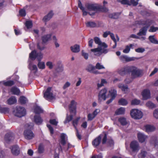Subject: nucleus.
<instances>
[{
  "mask_svg": "<svg viewBox=\"0 0 158 158\" xmlns=\"http://www.w3.org/2000/svg\"><path fill=\"white\" fill-rule=\"evenodd\" d=\"M95 43L98 45V47L95 48L91 49V51L94 52V55L99 56L102 53H106L107 52L106 49L107 47V45L104 42H102L100 38L95 37L94 38Z\"/></svg>",
  "mask_w": 158,
  "mask_h": 158,
  "instance_id": "1",
  "label": "nucleus"
},
{
  "mask_svg": "<svg viewBox=\"0 0 158 158\" xmlns=\"http://www.w3.org/2000/svg\"><path fill=\"white\" fill-rule=\"evenodd\" d=\"M85 7L87 10L89 11V14L90 15H93L95 13L98 9H100L102 11L106 12L108 9L106 8H101L96 4H87L85 5Z\"/></svg>",
  "mask_w": 158,
  "mask_h": 158,
  "instance_id": "2",
  "label": "nucleus"
},
{
  "mask_svg": "<svg viewBox=\"0 0 158 158\" xmlns=\"http://www.w3.org/2000/svg\"><path fill=\"white\" fill-rule=\"evenodd\" d=\"M153 23V21L151 20L140 21L139 23L145 25V26L140 29L139 32L137 34V35L139 36L145 35L146 34L148 28L152 25Z\"/></svg>",
  "mask_w": 158,
  "mask_h": 158,
  "instance_id": "3",
  "label": "nucleus"
},
{
  "mask_svg": "<svg viewBox=\"0 0 158 158\" xmlns=\"http://www.w3.org/2000/svg\"><path fill=\"white\" fill-rule=\"evenodd\" d=\"M130 73H131V77L132 79L139 77L142 75V70L133 66H130Z\"/></svg>",
  "mask_w": 158,
  "mask_h": 158,
  "instance_id": "4",
  "label": "nucleus"
},
{
  "mask_svg": "<svg viewBox=\"0 0 158 158\" xmlns=\"http://www.w3.org/2000/svg\"><path fill=\"white\" fill-rule=\"evenodd\" d=\"M130 115L131 117L135 119H140L143 115L142 111L137 109H132L130 111Z\"/></svg>",
  "mask_w": 158,
  "mask_h": 158,
  "instance_id": "5",
  "label": "nucleus"
},
{
  "mask_svg": "<svg viewBox=\"0 0 158 158\" xmlns=\"http://www.w3.org/2000/svg\"><path fill=\"white\" fill-rule=\"evenodd\" d=\"M14 114L19 117L24 116L26 113L25 108L21 106H17L14 111Z\"/></svg>",
  "mask_w": 158,
  "mask_h": 158,
  "instance_id": "6",
  "label": "nucleus"
},
{
  "mask_svg": "<svg viewBox=\"0 0 158 158\" xmlns=\"http://www.w3.org/2000/svg\"><path fill=\"white\" fill-rule=\"evenodd\" d=\"M43 56V55L41 52L37 53L35 50L32 51L29 56L30 58L32 60H34L36 58L38 61H40Z\"/></svg>",
  "mask_w": 158,
  "mask_h": 158,
  "instance_id": "7",
  "label": "nucleus"
},
{
  "mask_svg": "<svg viewBox=\"0 0 158 158\" xmlns=\"http://www.w3.org/2000/svg\"><path fill=\"white\" fill-rule=\"evenodd\" d=\"M44 98L48 100H53L55 98L51 87L48 88L44 93Z\"/></svg>",
  "mask_w": 158,
  "mask_h": 158,
  "instance_id": "8",
  "label": "nucleus"
},
{
  "mask_svg": "<svg viewBox=\"0 0 158 158\" xmlns=\"http://www.w3.org/2000/svg\"><path fill=\"white\" fill-rule=\"evenodd\" d=\"M130 148L133 152L137 153L140 149L139 143L138 142L134 140L132 141L130 144Z\"/></svg>",
  "mask_w": 158,
  "mask_h": 158,
  "instance_id": "9",
  "label": "nucleus"
},
{
  "mask_svg": "<svg viewBox=\"0 0 158 158\" xmlns=\"http://www.w3.org/2000/svg\"><path fill=\"white\" fill-rule=\"evenodd\" d=\"M107 92V90L106 88H104L100 90L98 95V100L99 101H105L106 99L107 98L106 95Z\"/></svg>",
  "mask_w": 158,
  "mask_h": 158,
  "instance_id": "10",
  "label": "nucleus"
},
{
  "mask_svg": "<svg viewBox=\"0 0 158 158\" xmlns=\"http://www.w3.org/2000/svg\"><path fill=\"white\" fill-rule=\"evenodd\" d=\"M119 58L120 60L123 62L134 61L138 59V58L134 57H130L125 55H121L119 57Z\"/></svg>",
  "mask_w": 158,
  "mask_h": 158,
  "instance_id": "11",
  "label": "nucleus"
},
{
  "mask_svg": "<svg viewBox=\"0 0 158 158\" xmlns=\"http://www.w3.org/2000/svg\"><path fill=\"white\" fill-rule=\"evenodd\" d=\"M24 138L30 140L33 139L35 136V135L31 130L26 129L24 132Z\"/></svg>",
  "mask_w": 158,
  "mask_h": 158,
  "instance_id": "12",
  "label": "nucleus"
},
{
  "mask_svg": "<svg viewBox=\"0 0 158 158\" xmlns=\"http://www.w3.org/2000/svg\"><path fill=\"white\" fill-rule=\"evenodd\" d=\"M14 135L12 132L8 133L6 135L5 137V143H10L14 140Z\"/></svg>",
  "mask_w": 158,
  "mask_h": 158,
  "instance_id": "13",
  "label": "nucleus"
},
{
  "mask_svg": "<svg viewBox=\"0 0 158 158\" xmlns=\"http://www.w3.org/2000/svg\"><path fill=\"white\" fill-rule=\"evenodd\" d=\"M77 103L74 100H72L70 105L69 106V109L70 111V113L73 114L74 115H75L76 113V106Z\"/></svg>",
  "mask_w": 158,
  "mask_h": 158,
  "instance_id": "14",
  "label": "nucleus"
},
{
  "mask_svg": "<svg viewBox=\"0 0 158 158\" xmlns=\"http://www.w3.org/2000/svg\"><path fill=\"white\" fill-rule=\"evenodd\" d=\"M130 66H126L119 69L118 70V73L121 75L124 76L127 73H129Z\"/></svg>",
  "mask_w": 158,
  "mask_h": 158,
  "instance_id": "15",
  "label": "nucleus"
},
{
  "mask_svg": "<svg viewBox=\"0 0 158 158\" xmlns=\"http://www.w3.org/2000/svg\"><path fill=\"white\" fill-rule=\"evenodd\" d=\"M139 0H130V2L128 0H119V2L122 4H127L129 5H132L134 6L138 4Z\"/></svg>",
  "mask_w": 158,
  "mask_h": 158,
  "instance_id": "16",
  "label": "nucleus"
},
{
  "mask_svg": "<svg viewBox=\"0 0 158 158\" xmlns=\"http://www.w3.org/2000/svg\"><path fill=\"white\" fill-rule=\"evenodd\" d=\"M142 95L143 100L149 99L151 97L150 92L149 89H145L142 92Z\"/></svg>",
  "mask_w": 158,
  "mask_h": 158,
  "instance_id": "17",
  "label": "nucleus"
},
{
  "mask_svg": "<svg viewBox=\"0 0 158 158\" xmlns=\"http://www.w3.org/2000/svg\"><path fill=\"white\" fill-rule=\"evenodd\" d=\"M143 129L148 133L154 131L155 129V127L152 125H146L143 126Z\"/></svg>",
  "mask_w": 158,
  "mask_h": 158,
  "instance_id": "18",
  "label": "nucleus"
},
{
  "mask_svg": "<svg viewBox=\"0 0 158 158\" xmlns=\"http://www.w3.org/2000/svg\"><path fill=\"white\" fill-rule=\"evenodd\" d=\"M150 143L153 145L156 148H158V138L155 136L151 137L150 140Z\"/></svg>",
  "mask_w": 158,
  "mask_h": 158,
  "instance_id": "19",
  "label": "nucleus"
},
{
  "mask_svg": "<svg viewBox=\"0 0 158 158\" xmlns=\"http://www.w3.org/2000/svg\"><path fill=\"white\" fill-rule=\"evenodd\" d=\"M138 139L139 142L143 143L147 139L148 137L144 134L141 133H138L137 134Z\"/></svg>",
  "mask_w": 158,
  "mask_h": 158,
  "instance_id": "20",
  "label": "nucleus"
},
{
  "mask_svg": "<svg viewBox=\"0 0 158 158\" xmlns=\"http://www.w3.org/2000/svg\"><path fill=\"white\" fill-rule=\"evenodd\" d=\"M11 149L12 153L14 155H18L20 153L19 148L17 145L12 146Z\"/></svg>",
  "mask_w": 158,
  "mask_h": 158,
  "instance_id": "21",
  "label": "nucleus"
},
{
  "mask_svg": "<svg viewBox=\"0 0 158 158\" xmlns=\"http://www.w3.org/2000/svg\"><path fill=\"white\" fill-rule=\"evenodd\" d=\"M33 121L36 124L40 125L42 123L43 120L40 116L35 115L34 116Z\"/></svg>",
  "mask_w": 158,
  "mask_h": 158,
  "instance_id": "22",
  "label": "nucleus"
},
{
  "mask_svg": "<svg viewBox=\"0 0 158 158\" xmlns=\"http://www.w3.org/2000/svg\"><path fill=\"white\" fill-rule=\"evenodd\" d=\"M118 87L125 93H127L129 92V89L127 85H124L123 84H119L118 85Z\"/></svg>",
  "mask_w": 158,
  "mask_h": 158,
  "instance_id": "23",
  "label": "nucleus"
},
{
  "mask_svg": "<svg viewBox=\"0 0 158 158\" xmlns=\"http://www.w3.org/2000/svg\"><path fill=\"white\" fill-rule=\"evenodd\" d=\"M102 136V135H100L98 137L95 139L92 142V144L94 146L96 147L99 145L101 141Z\"/></svg>",
  "mask_w": 158,
  "mask_h": 158,
  "instance_id": "24",
  "label": "nucleus"
},
{
  "mask_svg": "<svg viewBox=\"0 0 158 158\" xmlns=\"http://www.w3.org/2000/svg\"><path fill=\"white\" fill-rule=\"evenodd\" d=\"M60 142L61 144L64 145L66 143V140L67 138L66 134L62 133L60 135Z\"/></svg>",
  "mask_w": 158,
  "mask_h": 158,
  "instance_id": "25",
  "label": "nucleus"
},
{
  "mask_svg": "<svg viewBox=\"0 0 158 158\" xmlns=\"http://www.w3.org/2000/svg\"><path fill=\"white\" fill-rule=\"evenodd\" d=\"M34 111L35 114H40L43 112V110L37 105H35L34 107Z\"/></svg>",
  "mask_w": 158,
  "mask_h": 158,
  "instance_id": "26",
  "label": "nucleus"
},
{
  "mask_svg": "<svg viewBox=\"0 0 158 158\" xmlns=\"http://www.w3.org/2000/svg\"><path fill=\"white\" fill-rule=\"evenodd\" d=\"M71 51L74 53L78 52L80 51V46L77 44L74 45L70 47Z\"/></svg>",
  "mask_w": 158,
  "mask_h": 158,
  "instance_id": "27",
  "label": "nucleus"
},
{
  "mask_svg": "<svg viewBox=\"0 0 158 158\" xmlns=\"http://www.w3.org/2000/svg\"><path fill=\"white\" fill-rule=\"evenodd\" d=\"M125 110L124 108L121 107L117 109L115 111V114L116 115H119L124 114Z\"/></svg>",
  "mask_w": 158,
  "mask_h": 158,
  "instance_id": "28",
  "label": "nucleus"
},
{
  "mask_svg": "<svg viewBox=\"0 0 158 158\" xmlns=\"http://www.w3.org/2000/svg\"><path fill=\"white\" fill-rule=\"evenodd\" d=\"M53 13L52 11H50L47 15L44 17L43 20L45 22L49 21L52 17Z\"/></svg>",
  "mask_w": 158,
  "mask_h": 158,
  "instance_id": "29",
  "label": "nucleus"
},
{
  "mask_svg": "<svg viewBox=\"0 0 158 158\" xmlns=\"http://www.w3.org/2000/svg\"><path fill=\"white\" fill-rule=\"evenodd\" d=\"M134 45L132 44H130L129 45H127L125 48L123 50V52L125 53H128L130 50L131 48L133 49V47Z\"/></svg>",
  "mask_w": 158,
  "mask_h": 158,
  "instance_id": "30",
  "label": "nucleus"
},
{
  "mask_svg": "<svg viewBox=\"0 0 158 158\" xmlns=\"http://www.w3.org/2000/svg\"><path fill=\"white\" fill-rule=\"evenodd\" d=\"M10 91L13 94L16 95L19 94L20 91L18 88L16 87H14L11 88Z\"/></svg>",
  "mask_w": 158,
  "mask_h": 158,
  "instance_id": "31",
  "label": "nucleus"
},
{
  "mask_svg": "<svg viewBox=\"0 0 158 158\" xmlns=\"http://www.w3.org/2000/svg\"><path fill=\"white\" fill-rule=\"evenodd\" d=\"M118 121L122 125H125L127 123L126 118L123 117H122L118 118Z\"/></svg>",
  "mask_w": 158,
  "mask_h": 158,
  "instance_id": "32",
  "label": "nucleus"
},
{
  "mask_svg": "<svg viewBox=\"0 0 158 158\" xmlns=\"http://www.w3.org/2000/svg\"><path fill=\"white\" fill-rule=\"evenodd\" d=\"M109 93L110 95L111 98L114 99L117 95V91L113 88H112L109 91Z\"/></svg>",
  "mask_w": 158,
  "mask_h": 158,
  "instance_id": "33",
  "label": "nucleus"
},
{
  "mask_svg": "<svg viewBox=\"0 0 158 158\" xmlns=\"http://www.w3.org/2000/svg\"><path fill=\"white\" fill-rule=\"evenodd\" d=\"M29 69L31 71H33L34 73H36L37 70V68L36 65L33 64L31 63H30L29 65Z\"/></svg>",
  "mask_w": 158,
  "mask_h": 158,
  "instance_id": "34",
  "label": "nucleus"
},
{
  "mask_svg": "<svg viewBox=\"0 0 158 158\" xmlns=\"http://www.w3.org/2000/svg\"><path fill=\"white\" fill-rule=\"evenodd\" d=\"M95 68V67L91 64H89L87 66L86 70L90 72L96 73V72L94 71Z\"/></svg>",
  "mask_w": 158,
  "mask_h": 158,
  "instance_id": "35",
  "label": "nucleus"
},
{
  "mask_svg": "<svg viewBox=\"0 0 158 158\" xmlns=\"http://www.w3.org/2000/svg\"><path fill=\"white\" fill-rule=\"evenodd\" d=\"M17 102V100L15 97H12L7 101V103L11 105Z\"/></svg>",
  "mask_w": 158,
  "mask_h": 158,
  "instance_id": "36",
  "label": "nucleus"
},
{
  "mask_svg": "<svg viewBox=\"0 0 158 158\" xmlns=\"http://www.w3.org/2000/svg\"><path fill=\"white\" fill-rule=\"evenodd\" d=\"M78 7L82 10L83 12V15H86L87 14V12L85 10L84 8L82 6V4L80 1L79 0L78 2Z\"/></svg>",
  "mask_w": 158,
  "mask_h": 158,
  "instance_id": "37",
  "label": "nucleus"
},
{
  "mask_svg": "<svg viewBox=\"0 0 158 158\" xmlns=\"http://www.w3.org/2000/svg\"><path fill=\"white\" fill-rule=\"evenodd\" d=\"M148 39L150 41L154 44H158V41L155 38L154 35H150L148 37Z\"/></svg>",
  "mask_w": 158,
  "mask_h": 158,
  "instance_id": "38",
  "label": "nucleus"
},
{
  "mask_svg": "<svg viewBox=\"0 0 158 158\" xmlns=\"http://www.w3.org/2000/svg\"><path fill=\"white\" fill-rule=\"evenodd\" d=\"M146 106L149 108L153 109L156 107V104L150 101L146 103Z\"/></svg>",
  "mask_w": 158,
  "mask_h": 158,
  "instance_id": "39",
  "label": "nucleus"
},
{
  "mask_svg": "<svg viewBox=\"0 0 158 158\" xmlns=\"http://www.w3.org/2000/svg\"><path fill=\"white\" fill-rule=\"evenodd\" d=\"M51 37V35L50 34H48L43 36L42 37L43 42L44 43L50 40Z\"/></svg>",
  "mask_w": 158,
  "mask_h": 158,
  "instance_id": "40",
  "label": "nucleus"
},
{
  "mask_svg": "<svg viewBox=\"0 0 158 158\" xmlns=\"http://www.w3.org/2000/svg\"><path fill=\"white\" fill-rule=\"evenodd\" d=\"M118 103L121 105L126 106L128 102L126 99L122 98L119 100Z\"/></svg>",
  "mask_w": 158,
  "mask_h": 158,
  "instance_id": "41",
  "label": "nucleus"
},
{
  "mask_svg": "<svg viewBox=\"0 0 158 158\" xmlns=\"http://www.w3.org/2000/svg\"><path fill=\"white\" fill-rule=\"evenodd\" d=\"M2 83L5 86H10L14 84V82L13 81H2Z\"/></svg>",
  "mask_w": 158,
  "mask_h": 158,
  "instance_id": "42",
  "label": "nucleus"
},
{
  "mask_svg": "<svg viewBox=\"0 0 158 158\" xmlns=\"http://www.w3.org/2000/svg\"><path fill=\"white\" fill-rule=\"evenodd\" d=\"M19 101L21 104H24L27 103V100L25 97L22 96L20 97Z\"/></svg>",
  "mask_w": 158,
  "mask_h": 158,
  "instance_id": "43",
  "label": "nucleus"
},
{
  "mask_svg": "<svg viewBox=\"0 0 158 158\" xmlns=\"http://www.w3.org/2000/svg\"><path fill=\"white\" fill-rule=\"evenodd\" d=\"M87 27H94L96 26V23L93 22H88L86 23Z\"/></svg>",
  "mask_w": 158,
  "mask_h": 158,
  "instance_id": "44",
  "label": "nucleus"
},
{
  "mask_svg": "<svg viewBox=\"0 0 158 158\" xmlns=\"http://www.w3.org/2000/svg\"><path fill=\"white\" fill-rule=\"evenodd\" d=\"M146 154L147 152L143 150H141L138 156L139 158H143L145 157Z\"/></svg>",
  "mask_w": 158,
  "mask_h": 158,
  "instance_id": "45",
  "label": "nucleus"
},
{
  "mask_svg": "<svg viewBox=\"0 0 158 158\" xmlns=\"http://www.w3.org/2000/svg\"><path fill=\"white\" fill-rule=\"evenodd\" d=\"M74 115L73 114L70 113L69 116L67 115L66 119L64 122V123H67L71 121L73 119V115Z\"/></svg>",
  "mask_w": 158,
  "mask_h": 158,
  "instance_id": "46",
  "label": "nucleus"
},
{
  "mask_svg": "<svg viewBox=\"0 0 158 158\" xmlns=\"http://www.w3.org/2000/svg\"><path fill=\"white\" fill-rule=\"evenodd\" d=\"M0 112L1 113L6 114L9 112V109L6 107H2L0 106Z\"/></svg>",
  "mask_w": 158,
  "mask_h": 158,
  "instance_id": "47",
  "label": "nucleus"
},
{
  "mask_svg": "<svg viewBox=\"0 0 158 158\" xmlns=\"http://www.w3.org/2000/svg\"><path fill=\"white\" fill-rule=\"evenodd\" d=\"M38 66L40 69H44L45 68V63L44 62L39 61L38 64Z\"/></svg>",
  "mask_w": 158,
  "mask_h": 158,
  "instance_id": "48",
  "label": "nucleus"
},
{
  "mask_svg": "<svg viewBox=\"0 0 158 158\" xmlns=\"http://www.w3.org/2000/svg\"><path fill=\"white\" fill-rule=\"evenodd\" d=\"M25 25L27 29L31 28L32 27V25L31 21H27L25 23Z\"/></svg>",
  "mask_w": 158,
  "mask_h": 158,
  "instance_id": "49",
  "label": "nucleus"
},
{
  "mask_svg": "<svg viewBox=\"0 0 158 158\" xmlns=\"http://www.w3.org/2000/svg\"><path fill=\"white\" fill-rule=\"evenodd\" d=\"M44 151V146L42 145H40L38 148V152L40 154L43 153Z\"/></svg>",
  "mask_w": 158,
  "mask_h": 158,
  "instance_id": "50",
  "label": "nucleus"
},
{
  "mask_svg": "<svg viewBox=\"0 0 158 158\" xmlns=\"http://www.w3.org/2000/svg\"><path fill=\"white\" fill-rule=\"evenodd\" d=\"M49 123L53 125L57 126L58 122L56 119H50L49 120Z\"/></svg>",
  "mask_w": 158,
  "mask_h": 158,
  "instance_id": "51",
  "label": "nucleus"
},
{
  "mask_svg": "<svg viewBox=\"0 0 158 158\" xmlns=\"http://www.w3.org/2000/svg\"><path fill=\"white\" fill-rule=\"evenodd\" d=\"M153 115L154 117L158 119V108L155 109L153 111Z\"/></svg>",
  "mask_w": 158,
  "mask_h": 158,
  "instance_id": "52",
  "label": "nucleus"
},
{
  "mask_svg": "<svg viewBox=\"0 0 158 158\" xmlns=\"http://www.w3.org/2000/svg\"><path fill=\"white\" fill-rule=\"evenodd\" d=\"M95 68L98 69H105L104 67L101 64L98 63L95 66Z\"/></svg>",
  "mask_w": 158,
  "mask_h": 158,
  "instance_id": "53",
  "label": "nucleus"
},
{
  "mask_svg": "<svg viewBox=\"0 0 158 158\" xmlns=\"http://www.w3.org/2000/svg\"><path fill=\"white\" fill-rule=\"evenodd\" d=\"M140 102L139 100L135 99L131 101V104L132 105H137L139 104Z\"/></svg>",
  "mask_w": 158,
  "mask_h": 158,
  "instance_id": "54",
  "label": "nucleus"
},
{
  "mask_svg": "<svg viewBox=\"0 0 158 158\" xmlns=\"http://www.w3.org/2000/svg\"><path fill=\"white\" fill-rule=\"evenodd\" d=\"M135 51L138 53H143L145 51V49L143 48H139L135 50Z\"/></svg>",
  "mask_w": 158,
  "mask_h": 158,
  "instance_id": "55",
  "label": "nucleus"
},
{
  "mask_svg": "<svg viewBox=\"0 0 158 158\" xmlns=\"http://www.w3.org/2000/svg\"><path fill=\"white\" fill-rule=\"evenodd\" d=\"M157 30H158V27L151 26L150 29L149 30V31L150 32H153L156 31Z\"/></svg>",
  "mask_w": 158,
  "mask_h": 158,
  "instance_id": "56",
  "label": "nucleus"
},
{
  "mask_svg": "<svg viewBox=\"0 0 158 158\" xmlns=\"http://www.w3.org/2000/svg\"><path fill=\"white\" fill-rule=\"evenodd\" d=\"M53 40L55 43V46L56 48H58L59 47V44L57 42V39L55 36H53Z\"/></svg>",
  "mask_w": 158,
  "mask_h": 158,
  "instance_id": "57",
  "label": "nucleus"
},
{
  "mask_svg": "<svg viewBox=\"0 0 158 158\" xmlns=\"http://www.w3.org/2000/svg\"><path fill=\"white\" fill-rule=\"evenodd\" d=\"M46 65L48 67V68L51 69L53 68V64L52 62L49 61L47 62L46 63Z\"/></svg>",
  "mask_w": 158,
  "mask_h": 158,
  "instance_id": "58",
  "label": "nucleus"
},
{
  "mask_svg": "<svg viewBox=\"0 0 158 158\" xmlns=\"http://www.w3.org/2000/svg\"><path fill=\"white\" fill-rule=\"evenodd\" d=\"M70 85V83L69 81H67L64 84L63 86V89L64 90L65 89H66L69 87Z\"/></svg>",
  "mask_w": 158,
  "mask_h": 158,
  "instance_id": "59",
  "label": "nucleus"
},
{
  "mask_svg": "<svg viewBox=\"0 0 158 158\" xmlns=\"http://www.w3.org/2000/svg\"><path fill=\"white\" fill-rule=\"evenodd\" d=\"M80 118V117H78L76 119L73 121V124L75 128H76V126L77 124L78 121Z\"/></svg>",
  "mask_w": 158,
  "mask_h": 158,
  "instance_id": "60",
  "label": "nucleus"
},
{
  "mask_svg": "<svg viewBox=\"0 0 158 158\" xmlns=\"http://www.w3.org/2000/svg\"><path fill=\"white\" fill-rule=\"evenodd\" d=\"M95 117L92 114H89L88 115V120L91 121Z\"/></svg>",
  "mask_w": 158,
  "mask_h": 158,
  "instance_id": "61",
  "label": "nucleus"
},
{
  "mask_svg": "<svg viewBox=\"0 0 158 158\" xmlns=\"http://www.w3.org/2000/svg\"><path fill=\"white\" fill-rule=\"evenodd\" d=\"M47 127L48 128L49 130L50 131L51 135H52L54 133V130L52 127L50 125L48 124L47 125Z\"/></svg>",
  "mask_w": 158,
  "mask_h": 158,
  "instance_id": "62",
  "label": "nucleus"
},
{
  "mask_svg": "<svg viewBox=\"0 0 158 158\" xmlns=\"http://www.w3.org/2000/svg\"><path fill=\"white\" fill-rule=\"evenodd\" d=\"M19 15L22 16H25L26 15V12L25 10L23 9H21L19 11Z\"/></svg>",
  "mask_w": 158,
  "mask_h": 158,
  "instance_id": "63",
  "label": "nucleus"
},
{
  "mask_svg": "<svg viewBox=\"0 0 158 158\" xmlns=\"http://www.w3.org/2000/svg\"><path fill=\"white\" fill-rule=\"evenodd\" d=\"M34 126L33 123H28L25 125V127L27 128L31 129H32Z\"/></svg>",
  "mask_w": 158,
  "mask_h": 158,
  "instance_id": "64",
  "label": "nucleus"
}]
</instances>
